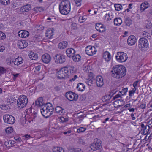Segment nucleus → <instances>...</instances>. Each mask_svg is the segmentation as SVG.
Wrapping results in <instances>:
<instances>
[{"instance_id":"nucleus-1","label":"nucleus","mask_w":152,"mask_h":152,"mask_svg":"<svg viewBox=\"0 0 152 152\" xmlns=\"http://www.w3.org/2000/svg\"><path fill=\"white\" fill-rule=\"evenodd\" d=\"M125 67L122 65L115 66L111 71L112 76L117 79H119L124 77L126 74Z\"/></svg>"},{"instance_id":"nucleus-2","label":"nucleus","mask_w":152,"mask_h":152,"mask_svg":"<svg viewBox=\"0 0 152 152\" xmlns=\"http://www.w3.org/2000/svg\"><path fill=\"white\" fill-rule=\"evenodd\" d=\"M59 9L60 13L66 15L68 14L71 10V4L70 1L65 0L61 2L59 5Z\"/></svg>"},{"instance_id":"nucleus-3","label":"nucleus","mask_w":152,"mask_h":152,"mask_svg":"<svg viewBox=\"0 0 152 152\" xmlns=\"http://www.w3.org/2000/svg\"><path fill=\"white\" fill-rule=\"evenodd\" d=\"M28 103V99L24 95L20 96L17 100V104L18 107L22 109L25 107Z\"/></svg>"},{"instance_id":"nucleus-4","label":"nucleus","mask_w":152,"mask_h":152,"mask_svg":"<svg viewBox=\"0 0 152 152\" xmlns=\"http://www.w3.org/2000/svg\"><path fill=\"white\" fill-rule=\"evenodd\" d=\"M87 71H88L89 72L88 74V77L86 83L87 85L89 86V89L92 90L94 89V86L92 84L93 81L94 80V76L91 72V69H90V72H89V70L88 68L86 69V72Z\"/></svg>"},{"instance_id":"nucleus-5","label":"nucleus","mask_w":152,"mask_h":152,"mask_svg":"<svg viewBox=\"0 0 152 152\" xmlns=\"http://www.w3.org/2000/svg\"><path fill=\"white\" fill-rule=\"evenodd\" d=\"M138 47L142 50H145L148 47V42L146 38H140L138 42Z\"/></svg>"},{"instance_id":"nucleus-6","label":"nucleus","mask_w":152,"mask_h":152,"mask_svg":"<svg viewBox=\"0 0 152 152\" xmlns=\"http://www.w3.org/2000/svg\"><path fill=\"white\" fill-rule=\"evenodd\" d=\"M101 141L97 138L94 139V141L90 145L91 149L94 151L100 149L102 148Z\"/></svg>"},{"instance_id":"nucleus-7","label":"nucleus","mask_w":152,"mask_h":152,"mask_svg":"<svg viewBox=\"0 0 152 152\" xmlns=\"http://www.w3.org/2000/svg\"><path fill=\"white\" fill-rule=\"evenodd\" d=\"M115 57L117 61L121 63L125 62L128 58L126 54L123 52H118Z\"/></svg>"},{"instance_id":"nucleus-8","label":"nucleus","mask_w":152,"mask_h":152,"mask_svg":"<svg viewBox=\"0 0 152 152\" xmlns=\"http://www.w3.org/2000/svg\"><path fill=\"white\" fill-rule=\"evenodd\" d=\"M3 119L5 123L10 124H13L15 121V118L12 115L9 114L4 115Z\"/></svg>"},{"instance_id":"nucleus-9","label":"nucleus","mask_w":152,"mask_h":152,"mask_svg":"<svg viewBox=\"0 0 152 152\" xmlns=\"http://www.w3.org/2000/svg\"><path fill=\"white\" fill-rule=\"evenodd\" d=\"M65 96L70 101H76L78 99V95L72 91H68L66 93Z\"/></svg>"},{"instance_id":"nucleus-10","label":"nucleus","mask_w":152,"mask_h":152,"mask_svg":"<svg viewBox=\"0 0 152 152\" xmlns=\"http://www.w3.org/2000/svg\"><path fill=\"white\" fill-rule=\"evenodd\" d=\"M67 70L66 68H64V67L61 69L57 72V77L60 79H64L67 76Z\"/></svg>"},{"instance_id":"nucleus-11","label":"nucleus","mask_w":152,"mask_h":152,"mask_svg":"<svg viewBox=\"0 0 152 152\" xmlns=\"http://www.w3.org/2000/svg\"><path fill=\"white\" fill-rule=\"evenodd\" d=\"M55 62L57 63H63L66 60L64 56L61 54H56L54 57Z\"/></svg>"},{"instance_id":"nucleus-12","label":"nucleus","mask_w":152,"mask_h":152,"mask_svg":"<svg viewBox=\"0 0 152 152\" xmlns=\"http://www.w3.org/2000/svg\"><path fill=\"white\" fill-rule=\"evenodd\" d=\"M102 59L107 63L109 62L112 58L111 55L109 52L105 51L104 52L102 55Z\"/></svg>"},{"instance_id":"nucleus-13","label":"nucleus","mask_w":152,"mask_h":152,"mask_svg":"<svg viewBox=\"0 0 152 152\" xmlns=\"http://www.w3.org/2000/svg\"><path fill=\"white\" fill-rule=\"evenodd\" d=\"M41 112L42 115L46 118L49 117L52 114L44 106L41 107Z\"/></svg>"},{"instance_id":"nucleus-14","label":"nucleus","mask_w":152,"mask_h":152,"mask_svg":"<svg viewBox=\"0 0 152 152\" xmlns=\"http://www.w3.org/2000/svg\"><path fill=\"white\" fill-rule=\"evenodd\" d=\"M95 28L98 31L101 33L105 32L106 30L105 26L99 23L96 24Z\"/></svg>"},{"instance_id":"nucleus-15","label":"nucleus","mask_w":152,"mask_h":152,"mask_svg":"<svg viewBox=\"0 0 152 152\" xmlns=\"http://www.w3.org/2000/svg\"><path fill=\"white\" fill-rule=\"evenodd\" d=\"M42 60L44 63L48 64L51 61V56L48 54L45 53L42 56Z\"/></svg>"},{"instance_id":"nucleus-16","label":"nucleus","mask_w":152,"mask_h":152,"mask_svg":"<svg viewBox=\"0 0 152 152\" xmlns=\"http://www.w3.org/2000/svg\"><path fill=\"white\" fill-rule=\"evenodd\" d=\"M103 78L101 76H97L96 78V84L98 87H101L104 85Z\"/></svg>"},{"instance_id":"nucleus-17","label":"nucleus","mask_w":152,"mask_h":152,"mask_svg":"<svg viewBox=\"0 0 152 152\" xmlns=\"http://www.w3.org/2000/svg\"><path fill=\"white\" fill-rule=\"evenodd\" d=\"M136 37L134 35H131L127 39L128 44L130 46L134 45L136 42Z\"/></svg>"},{"instance_id":"nucleus-18","label":"nucleus","mask_w":152,"mask_h":152,"mask_svg":"<svg viewBox=\"0 0 152 152\" xmlns=\"http://www.w3.org/2000/svg\"><path fill=\"white\" fill-rule=\"evenodd\" d=\"M96 53L94 47L88 46L86 47V54L89 56H91Z\"/></svg>"},{"instance_id":"nucleus-19","label":"nucleus","mask_w":152,"mask_h":152,"mask_svg":"<svg viewBox=\"0 0 152 152\" xmlns=\"http://www.w3.org/2000/svg\"><path fill=\"white\" fill-rule=\"evenodd\" d=\"M28 43L26 41L19 40L17 42L18 47L20 49H23L26 48Z\"/></svg>"},{"instance_id":"nucleus-20","label":"nucleus","mask_w":152,"mask_h":152,"mask_svg":"<svg viewBox=\"0 0 152 152\" xmlns=\"http://www.w3.org/2000/svg\"><path fill=\"white\" fill-rule=\"evenodd\" d=\"M54 35V31L53 28H49L47 29L45 33V36L48 39H51Z\"/></svg>"},{"instance_id":"nucleus-21","label":"nucleus","mask_w":152,"mask_h":152,"mask_svg":"<svg viewBox=\"0 0 152 152\" xmlns=\"http://www.w3.org/2000/svg\"><path fill=\"white\" fill-rule=\"evenodd\" d=\"M150 4L147 1H145L142 3L140 5V11L142 12H143L146 9L150 7Z\"/></svg>"},{"instance_id":"nucleus-22","label":"nucleus","mask_w":152,"mask_h":152,"mask_svg":"<svg viewBox=\"0 0 152 152\" xmlns=\"http://www.w3.org/2000/svg\"><path fill=\"white\" fill-rule=\"evenodd\" d=\"M31 8L30 4H27L22 7L20 8V11L23 13L25 12H28L31 10Z\"/></svg>"},{"instance_id":"nucleus-23","label":"nucleus","mask_w":152,"mask_h":152,"mask_svg":"<svg viewBox=\"0 0 152 152\" xmlns=\"http://www.w3.org/2000/svg\"><path fill=\"white\" fill-rule=\"evenodd\" d=\"M19 36L21 37H26L29 35V32L26 30H21L18 32Z\"/></svg>"},{"instance_id":"nucleus-24","label":"nucleus","mask_w":152,"mask_h":152,"mask_svg":"<svg viewBox=\"0 0 152 152\" xmlns=\"http://www.w3.org/2000/svg\"><path fill=\"white\" fill-rule=\"evenodd\" d=\"M113 16L111 12H107L104 17V19L106 21H109L113 18Z\"/></svg>"},{"instance_id":"nucleus-25","label":"nucleus","mask_w":152,"mask_h":152,"mask_svg":"<svg viewBox=\"0 0 152 152\" xmlns=\"http://www.w3.org/2000/svg\"><path fill=\"white\" fill-rule=\"evenodd\" d=\"M66 53L68 57H71L75 53V51L72 48H68L66 50Z\"/></svg>"},{"instance_id":"nucleus-26","label":"nucleus","mask_w":152,"mask_h":152,"mask_svg":"<svg viewBox=\"0 0 152 152\" xmlns=\"http://www.w3.org/2000/svg\"><path fill=\"white\" fill-rule=\"evenodd\" d=\"M68 43L67 41H63L59 43L58 45V48L60 49H63L67 46Z\"/></svg>"},{"instance_id":"nucleus-27","label":"nucleus","mask_w":152,"mask_h":152,"mask_svg":"<svg viewBox=\"0 0 152 152\" xmlns=\"http://www.w3.org/2000/svg\"><path fill=\"white\" fill-rule=\"evenodd\" d=\"M47 110H48L52 114L54 110V108L51 104L50 103H47L44 106Z\"/></svg>"},{"instance_id":"nucleus-28","label":"nucleus","mask_w":152,"mask_h":152,"mask_svg":"<svg viewBox=\"0 0 152 152\" xmlns=\"http://www.w3.org/2000/svg\"><path fill=\"white\" fill-rule=\"evenodd\" d=\"M35 105L38 106H44V104L43 102V99L42 97H39L36 100L35 102Z\"/></svg>"},{"instance_id":"nucleus-29","label":"nucleus","mask_w":152,"mask_h":152,"mask_svg":"<svg viewBox=\"0 0 152 152\" xmlns=\"http://www.w3.org/2000/svg\"><path fill=\"white\" fill-rule=\"evenodd\" d=\"M56 112L59 115H62L64 114L65 111L60 106H57L55 108Z\"/></svg>"},{"instance_id":"nucleus-30","label":"nucleus","mask_w":152,"mask_h":152,"mask_svg":"<svg viewBox=\"0 0 152 152\" xmlns=\"http://www.w3.org/2000/svg\"><path fill=\"white\" fill-rule=\"evenodd\" d=\"M124 102L121 100L118 99L113 102V105L115 107H118L121 106L122 105H123L122 103H123Z\"/></svg>"},{"instance_id":"nucleus-31","label":"nucleus","mask_w":152,"mask_h":152,"mask_svg":"<svg viewBox=\"0 0 152 152\" xmlns=\"http://www.w3.org/2000/svg\"><path fill=\"white\" fill-rule=\"evenodd\" d=\"M23 62V60L21 57H18L15 58L14 61V64L17 66L19 65L22 64Z\"/></svg>"},{"instance_id":"nucleus-32","label":"nucleus","mask_w":152,"mask_h":152,"mask_svg":"<svg viewBox=\"0 0 152 152\" xmlns=\"http://www.w3.org/2000/svg\"><path fill=\"white\" fill-rule=\"evenodd\" d=\"M114 22L115 25L116 26H119L121 24L122 21L121 18H117L114 19Z\"/></svg>"},{"instance_id":"nucleus-33","label":"nucleus","mask_w":152,"mask_h":152,"mask_svg":"<svg viewBox=\"0 0 152 152\" xmlns=\"http://www.w3.org/2000/svg\"><path fill=\"white\" fill-rule=\"evenodd\" d=\"M150 127L148 125H146L145 127L142 129V133L144 135L149 134L150 133Z\"/></svg>"},{"instance_id":"nucleus-34","label":"nucleus","mask_w":152,"mask_h":152,"mask_svg":"<svg viewBox=\"0 0 152 152\" xmlns=\"http://www.w3.org/2000/svg\"><path fill=\"white\" fill-rule=\"evenodd\" d=\"M29 57L31 60H35L38 58V56L35 53L31 52L29 53Z\"/></svg>"},{"instance_id":"nucleus-35","label":"nucleus","mask_w":152,"mask_h":152,"mask_svg":"<svg viewBox=\"0 0 152 152\" xmlns=\"http://www.w3.org/2000/svg\"><path fill=\"white\" fill-rule=\"evenodd\" d=\"M54 152H64V150L61 147H55L53 149Z\"/></svg>"},{"instance_id":"nucleus-36","label":"nucleus","mask_w":152,"mask_h":152,"mask_svg":"<svg viewBox=\"0 0 152 152\" xmlns=\"http://www.w3.org/2000/svg\"><path fill=\"white\" fill-rule=\"evenodd\" d=\"M85 87V86L83 83H79L77 85V88L79 91H84Z\"/></svg>"},{"instance_id":"nucleus-37","label":"nucleus","mask_w":152,"mask_h":152,"mask_svg":"<svg viewBox=\"0 0 152 152\" xmlns=\"http://www.w3.org/2000/svg\"><path fill=\"white\" fill-rule=\"evenodd\" d=\"M142 35L143 36L148 39H151V37L150 34L147 31H143L142 32Z\"/></svg>"},{"instance_id":"nucleus-38","label":"nucleus","mask_w":152,"mask_h":152,"mask_svg":"<svg viewBox=\"0 0 152 152\" xmlns=\"http://www.w3.org/2000/svg\"><path fill=\"white\" fill-rule=\"evenodd\" d=\"M115 10L116 11H119L122 9V6L119 4H116L114 5Z\"/></svg>"},{"instance_id":"nucleus-39","label":"nucleus","mask_w":152,"mask_h":152,"mask_svg":"<svg viewBox=\"0 0 152 152\" xmlns=\"http://www.w3.org/2000/svg\"><path fill=\"white\" fill-rule=\"evenodd\" d=\"M72 57V58L73 60L75 61H78L80 58V56L79 54H77L76 55H75L74 54Z\"/></svg>"},{"instance_id":"nucleus-40","label":"nucleus","mask_w":152,"mask_h":152,"mask_svg":"<svg viewBox=\"0 0 152 152\" xmlns=\"http://www.w3.org/2000/svg\"><path fill=\"white\" fill-rule=\"evenodd\" d=\"M145 26L147 28H151L152 27V23L150 21H146L145 22Z\"/></svg>"},{"instance_id":"nucleus-41","label":"nucleus","mask_w":152,"mask_h":152,"mask_svg":"<svg viewBox=\"0 0 152 152\" xmlns=\"http://www.w3.org/2000/svg\"><path fill=\"white\" fill-rule=\"evenodd\" d=\"M59 119L60 122L62 123H64L68 121V118H64L63 117H61L59 118Z\"/></svg>"},{"instance_id":"nucleus-42","label":"nucleus","mask_w":152,"mask_h":152,"mask_svg":"<svg viewBox=\"0 0 152 152\" xmlns=\"http://www.w3.org/2000/svg\"><path fill=\"white\" fill-rule=\"evenodd\" d=\"M78 21L80 23H83L84 22L86 21V16H81L79 17Z\"/></svg>"},{"instance_id":"nucleus-43","label":"nucleus","mask_w":152,"mask_h":152,"mask_svg":"<svg viewBox=\"0 0 152 152\" xmlns=\"http://www.w3.org/2000/svg\"><path fill=\"white\" fill-rule=\"evenodd\" d=\"M68 67V69H69L70 71L71 75L75 72V69L74 67L70 66Z\"/></svg>"},{"instance_id":"nucleus-44","label":"nucleus","mask_w":152,"mask_h":152,"mask_svg":"<svg viewBox=\"0 0 152 152\" xmlns=\"http://www.w3.org/2000/svg\"><path fill=\"white\" fill-rule=\"evenodd\" d=\"M1 4L6 5L10 4V1L9 0H1Z\"/></svg>"},{"instance_id":"nucleus-45","label":"nucleus","mask_w":152,"mask_h":152,"mask_svg":"<svg viewBox=\"0 0 152 152\" xmlns=\"http://www.w3.org/2000/svg\"><path fill=\"white\" fill-rule=\"evenodd\" d=\"M136 90V88H134L132 90L129 91V96L130 97H132L134 94L135 93Z\"/></svg>"},{"instance_id":"nucleus-46","label":"nucleus","mask_w":152,"mask_h":152,"mask_svg":"<svg viewBox=\"0 0 152 152\" xmlns=\"http://www.w3.org/2000/svg\"><path fill=\"white\" fill-rule=\"evenodd\" d=\"M126 25L128 26H130L132 23V21L129 18H126L125 20Z\"/></svg>"},{"instance_id":"nucleus-47","label":"nucleus","mask_w":152,"mask_h":152,"mask_svg":"<svg viewBox=\"0 0 152 152\" xmlns=\"http://www.w3.org/2000/svg\"><path fill=\"white\" fill-rule=\"evenodd\" d=\"M86 128L83 127H80L77 129V132L78 133H81L84 132Z\"/></svg>"},{"instance_id":"nucleus-48","label":"nucleus","mask_w":152,"mask_h":152,"mask_svg":"<svg viewBox=\"0 0 152 152\" xmlns=\"http://www.w3.org/2000/svg\"><path fill=\"white\" fill-rule=\"evenodd\" d=\"M16 99L14 98H11L10 99H7V102L8 104H13V102L15 101Z\"/></svg>"},{"instance_id":"nucleus-49","label":"nucleus","mask_w":152,"mask_h":152,"mask_svg":"<svg viewBox=\"0 0 152 152\" xmlns=\"http://www.w3.org/2000/svg\"><path fill=\"white\" fill-rule=\"evenodd\" d=\"M13 131V129L12 127H8L7 128L5 129V131L7 133H12Z\"/></svg>"},{"instance_id":"nucleus-50","label":"nucleus","mask_w":152,"mask_h":152,"mask_svg":"<svg viewBox=\"0 0 152 152\" xmlns=\"http://www.w3.org/2000/svg\"><path fill=\"white\" fill-rule=\"evenodd\" d=\"M6 38V36L5 34L1 31H0V39H4Z\"/></svg>"},{"instance_id":"nucleus-51","label":"nucleus","mask_w":152,"mask_h":152,"mask_svg":"<svg viewBox=\"0 0 152 152\" xmlns=\"http://www.w3.org/2000/svg\"><path fill=\"white\" fill-rule=\"evenodd\" d=\"M5 69L2 67H0V74H3L5 72Z\"/></svg>"},{"instance_id":"nucleus-52","label":"nucleus","mask_w":152,"mask_h":152,"mask_svg":"<svg viewBox=\"0 0 152 152\" xmlns=\"http://www.w3.org/2000/svg\"><path fill=\"white\" fill-rule=\"evenodd\" d=\"M72 28L73 29H75L77 28V25L76 23H73L72 25Z\"/></svg>"},{"instance_id":"nucleus-53","label":"nucleus","mask_w":152,"mask_h":152,"mask_svg":"<svg viewBox=\"0 0 152 152\" xmlns=\"http://www.w3.org/2000/svg\"><path fill=\"white\" fill-rule=\"evenodd\" d=\"M76 151V150L75 149L73 148H69L68 150V152H75Z\"/></svg>"},{"instance_id":"nucleus-54","label":"nucleus","mask_w":152,"mask_h":152,"mask_svg":"<svg viewBox=\"0 0 152 152\" xmlns=\"http://www.w3.org/2000/svg\"><path fill=\"white\" fill-rule=\"evenodd\" d=\"M44 29V27L42 25H39V27H38L37 29L39 30H42Z\"/></svg>"},{"instance_id":"nucleus-55","label":"nucleus","mask_w":152,"mask_h":152,"mask_svg":"<svg viewBox=\"0 0 152 152\" xmlns=\"http://www.w3.org/2000/svg\"><path fill=\"white\" fill-rule=\"evenodd\" d=\"M15 140L17 141H18L19 142L20 141L21 138L20 137L17 136L15 137L14 138Z\"/></svg>"},{"instance_id":"nucleus-56","label":"nucleus","mask_w":152,"mask_h":152,"mask_svg":"<svg viewBox=\"0 0 152 152\" xmlns=\"http://www.w3.org/2000/svg\"><path fill=\"white\" fill-rule=\"evenodd\" d=\"M64 68H66L67 70V76H69L70 75H71V73H70V71L69 69H68V68L67 67H64Z\"/></svg>"},{"instance_id":"nucleus-57","label":"nucleus","mask_w":152,"mask_h":152,"mask_svg":"<svg viewBox=\"0 0 152 152\" xmlns=\"http://www.w3.org/2000/svg\"><path fill=\"white\" fill-rule=\"evenodd\" d=\"M54 89L56 91H59L60 90V87L58 86L55 87Z\"/></svg>"},{"instance_id":"nucleus-58","label":"nucleus","mask_w":152,"mask_h":152,"mask_svg":"<svg viewBox=\"0 0 152 152\" xmlns=\"http://www.w3.org/2000/svg\"><path fill=\"white\" fill-rule=\"evenodd\" d=\"M121 96V95L120 94H117L114 97H113V99L114 100H115V99L118 98Z\"/></svg>"},{"instance_id":"nucleus-59","label":"nucleus","mask_w":152,"mask_h":152,"mask_svg":"<svg viewBox=\"0 0 152 152\" xmlns=\"http://www.w3.org/2000/svg\"><path fill=\"white\" fill-rule=\"evenodd\" d=\"M77 78V75H74V77H73V78L70 79V80H69V81H74Z\"/></svg>"},{"instance_id":"nucleus-60","label":"nucleus","mask_w":152,"mask_h":152,"mask_svg":"<svg viewBox=\"0 0 152 152\" xmlns=\"http://www.w3.org/2000/svg\"><path fill=\"white\" fill-rule=\"evenodd\" d=\"M36 8L37 9L39 10V11L40 12L41 11V10H43L44 9L42 7H36Z\"/></svg>"},{"instance_id":"nucleus-61","label":"nucleus","mask_w":152,"mask_h":152,"mask_svg":"<svg viewBox=\"0 0 152 152\" xmlns=\"http://www.w3.org/2000/svg\"><path fill=\"white\" fill-rule=\"evenodd\" d=\"M138 81H135L133 84V86L134 87V88H136V87L137 86Z\"/></svg>"},{"instance_id":"nucleus-62","label":"nucleus","mask_w":152,"mask_h":152,"mask_svg":"<svg viewBox=\"0 0 152 152\" xmlns=\"http://www.w3.org/2000/svg\"><path fill=\"white\" fill-rule=\"evenodd\" d=\"M7 61H8L7 62L8 64H10L14 62L13 61H12L10 59H8Z\"/></svg>"},{"instance_id":"nucleus-63","label":"nucleus","mask_w":152,"mask_h":152,"mask_svg":"<svg viewBox=\"0 0 152 152\" xmlns=\"http://www.w3.org/2000/svg\"><path fill=\"white\" fill-rule=\"evenodd\" d=\"M35 69L37 71H39L41 69V66H38L35 67Z\"/></svg>"},{"instance_id":"nucleus-64","label":"nucleus","mask_w":152,"mask_h":152,"mask_svg":"<svg viewBox=\"0 0 152 152\" xmlns=\"http://www.w3.org/2000/svg\"><path fill=\"white\" fill-rule=\"evenodd\" d=\"M145 104H142L140 106V108L143 109L145 108Z\"/></svg>"}]
</instances>
